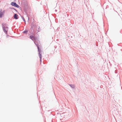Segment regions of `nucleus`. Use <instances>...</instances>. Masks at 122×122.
<instances>
[{
  "mask_svg": "<svg viewBox=\"0 0 122 122\" xmlns=\"http://www.w3.org/2000/svg\"><path fill=\"white\" fill-rule=\"evenodd\" d=\"M70 86H71V87H72L73 88H74V85H72L71 86L70 85Z\"/></svg>",
  "mask_w": 122,
  "mask_h": 122,
  "instance_id": "nucleus-8",
  "label": "nucleus"
},
{
  "mask_svg": "<svg viewBox=\"0 0 122 122\" xmlns=\"http://www.w3.org/2000/svg\"><path fill=\"white\" fill-rule=\"evenodd\" d=\"M30 38L33 41L36 40L37 39V38L35 36H30Z\"/></svg>",
  "mask_w": 122,
  "mask_h": 122,
  "instance_id": "nucleus-2",
  "label": "nucleus"
},
{
  "mask_svg": "<svg viewBox=\"0 0 122 122\" xmlns=\"http://www.w3.org/2000/svg\"><path fill=\"white\" fill-rule=\"evenodd\" d=\"M38 50H39V47H38Z\"/></svg>",
  "mask_w": 122,
  "mask_h": 122,
  "instance_id": "nucleus-10",
  "label": "nucleus"
},
{
  "mask_svg": "<svg viewBox=\"0 0 122 122\" xmlns=\"http://www.w3.org/2000/svg\"><path fill=\"white\" fill-rule=\"evenodd\" d=\"M3 15V13L2 11H0V17H1Z\"/></svg>",
  "mask_w": 122,
  "mask_h": 122,
  "instance_id": "nucleus-5",
  "label": "nucleus"
},
{
  "mask_svg": "<svg viewBox=\"0 0 122 122\" xmlns=\"http://www.w3.org/2000/svg\"><path fill=\"white\" fill-rule=\"evenodd\" d=\"M11 4L12 6L17 8H18L19 7V6L15 2H12L11 3Z\"/></svg>",
  "mask_w": 122,
  "mask_h": 122,
  "instance_id": "nucleus-1",
  "label": "nucleus"
},
{
  "mask_svg": "<svg viewBox=\"0 0 122 122\" xmlns=\"http://www.w3.org/2000/svg\"><path fill=\"white\" fill-rule=\"evenodd\" d=\"M4 30L5 33L6 34H7V31L8 30V29L7 28H6L5 29H3Z\"/></svg>",
  "mask_w": 122,
  "mask_h": 122,
  "instance_id": "nucleus-3",
  "label": "nucleus"
},
{
  "mask_svg": "<svg viewBox=\"0 0 122 122\" xmlns=\"http://www.w3.org/2000/svg\"><path fill=\"white\" fill-rule=\"evenodd\" d=\"M18 15L16 14H15L14 16V17L15 19H18Z\"/></svg>",
  "mask_w": 122,
  "mask_h": 122,
  "instance_id": "nucleus-4",
  "label": "nucleus"
},
{
  "mask_svg": "<svg viewBox=\"0 0 122 122\" xmlns=\"http://www.w3.org/2000/svg\"><path fill=\"white\" fill-rule=\"evenodd\" d=\"M23 20L25 21V20L24 19V18H23Z\"/></svg>",
  "mask_w": 122,
  "mask_h": 122,
  "instance_id": "nucleus-9",
  "label": "nucleus"
},
{
  "mask_svg": "<svg viewBox=\"0 0 122 122\" xmlns=\"http://www.w3.org/2000/svg\"><path fill=\"white\" fill-rule=\"evenodd\" d=\"M39 57L40 58V61H41V55L40 54V53L39 52Z\"/></svg>",
  "mask_w": 122,
  "mask_h": 122,
  "instance_id": "nucleus-6",
  "label": "nucleus"
},
{
  "mask_svg": "<svg viewBox=\"0 0 122 122\" xmlns=\"http://www.w3.org/2000/svg\"><path fill=\"white\" fill-rule=\"evenodd\" d=\"M28 32V31L27 30H26L23 32V33H27Z\"/></svg>",
  "mask_w": 122,
  "mask_h": 122,
  "instance_id": "nucleus-7",
  "label": "nucleus"
}]
</instances>
